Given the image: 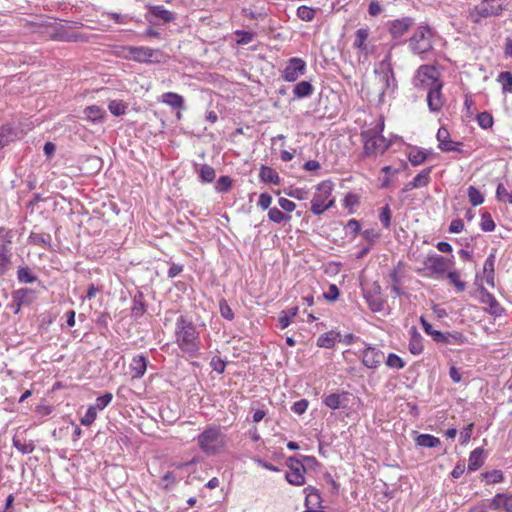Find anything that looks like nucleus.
Returning <instances> with one entry per match:
<instances>
[{"mask_svg":"<svg viewBox=\"0 0 512 512\" xmlns=\"http://www.w3.org/2000/svg\"><path fill=\"white\" fill-rule=\"evenodd\" d=\"M174 336L175 343L182 352L193 358L200 355V333L193 321L186 315H180L176 319Z\"/></svg>","mask_w":512,"mask_h":512,"instance_id":"1","label":"nucleus"},{"mask_svg":"<svg viewBox=\"0 0 512 512\" xmlns=\"http://www.w3.org/2000/svg\"><path fill=\"white\" fill-rule=\"evenodd\" d=\"M433 31L427 25L418 26L412 36L406 41L409 49L415 55H423L433 50Z\"/></svg>","mask_w":512,"mask_h":512,"instance_id":"2","label":"nucleus"},{"mask_svg":"<svg viewBox=\"0 0 512 512\" xmlns=\"http://www.w3.org/2000/svg\"><path fill=\"white\" fill-rule=\"evenodd\" d=\"M334 184L330 180H324L316 187V192L311 200L310 210L314 215H321L335 204L331 197Z\"/></svg>","mask_w":512,"mask_h":512,"instance_id":"3","label":"nucleus"},{"mask_svg":"<svg viewBox=\"0 0 512 512\" xmlns=\"http://www.w3.org/2000/svg\"><path fill=\"white\" fill-rule=\"evenodd\" d=\"M197 443L204 453L214 455L224 446V435L218 427L209 426L198 435Z\"/></svg>","mask_w":512,"mask_h":512,"instance_id":"4","label":"nucleus"},{"mask_svg":"<svg viewBox=\"0 0 512 512\" xmlns=\"http://www.w3.org/2000/svg\"><path fill=\"white\" fill-rule=\"evenodd\" d=\"M379 87V102H382L383 96L388 92H394L397 87L393 68L387 60H383L379 67L374 70Z\"/></svg>","mask_w":512,"mask_h":512,"instance_id":"5","label":"nucleus"},{"mask_svg":"<svg viewBox=\"0 0 512 512\" xmlns=\"http://www.w3.org/2000/svg\"><path fill=\"white\" fill-rule=\"evenodd\" d=\"M12 230L0 228V277L4 276L12 264Z\"/></svg>","mask_w":512,"mask_h":512,"instance_id":"6","label":"nucleus"},{"mask_svg":"<svg viewBox=\"0 0 512 512\" xmlns=\"http://www.w3.org/2000/svg\"><path fill=\"white\" fill-rule=\"evenodd\" d=\"M361 137L364 141V153L367 156L373 155L377 152L383 153L390 146V143L386 141L380 132H374L371 130L363 131L361 133Z\"/></svg>","mask_w":512,"mask_h":512,"instance_id":"7","label":"nucleus"},{"mask_svg":"<svg viewBox=\"0 0 512 512\" xmlns=\"http://www.w3.org/2000/svg\"><path fill=\"white\" fill-rule=\"evenodd\" d=\"M424 267L429 271V276H443L449 269L451 261L443 256L433 254L428 255L424 260Z\"/></svg>","mask_w":512,"mask_h":512,"instance_id":"8","label":"nucleus"},{"mask_svg":"<svg viewBox=\"0 0 512 512\" xmlns=\"http://www.w3.org/2000/svg\"><path fill=\"white\" fill-rule=\"evenodd\" d=\"M287 465L290 472L286 473L285 478L291 485L301 486L305 483L306 468L303 462L296 456H291L287 459Z\"/></svg>","mask_w":512,"mask_h":512,"instance_id":"9","label":"nucleus"},{"mask_svg":"<svg viewBox=\"0 0 512 512\" xmlns=\"http://www.w3.org/2000/svg\"><path fill=\"white\" fill-rule=\"evenodd\" d=\"M442 83L439 80V71L432 65H421L415 76V86H433Z\"/></svg>","mask_w":512,"mask_h":512,"instance_id":"10","label":"nucleus"},{"mask_svg":"<svg viewBox=\"0 0 512 512\" xmlns=\"http://www.w3.org/2000/svg\"><path fill=\"white\" fill-rule=\"evenodd\" d=\"M415 19L410 16L398 18L389 21L388 31L395 40L401 39L413 26Z\"/></svg>","mask_w":512,"mask_h":512,"instance_id":"11","label":"nucleus"},{"mask_svg":"<svg viewBox=\"0 0 512 512\" xmlns=\"http://www.w3.org/2000/svg\"><path fill=\"white\" fill-rule=\"evenodd\" d=\"M306 72V63L303 59L293 57L289 59L286 67L283 70L282 78L288 82L296 81L300 76Z\"/></svg>","mask_w":512,"mask_h":512,"instance_id":"12","label":"nucleus"},{"mask_svg":"<svg viewBox=\"0 0 512 512\" xmlns=\"http://www.w3.org/2000/svg\"><path fill=\"white\" fill-rule=\"evenodd\" d=\"M504 7V0H482L481 4L475 7V12L479 18H488L500 15Z\"/></svg>","mask_w":512,"mask_h":512,"instance_id":"13","label":"nucleus"},{"mask_svg":"<svg viewBox=\"0 0 512 512\" xmlns=\"http://www.w3.org/2000/svg\"><path fill=\"white\" fill-rule=\"evenodd\" d=\"M127 50L129 53L128 58L134 61L142 63L159 62L158 59H154L155 56L160 54L159 50L134 46L128 47Z\"/></svg>","mask_w":512,"mask_h":512,"instance_id":"14","label":"nucleus"},{"mask_svg":"<svg viewBox=\"0 0 512 512\" xmlns=\"http://www.w3.org/2000/svg\"><path fill=\"white\" fill-rule=\"evenodd\" d=\"M442 87L443 83H435V85L429 87L427 93V104L431 112H439L445 103V99L442 94Z\"/></svg>","mask_w":512,"mask_h":512,"instance_id":"15","label":"nucleus"},{"mask_svg":"<svg viewBox=\"0 0 512 512\" xmlns=\"http://www.w3.org/2000/svg\"><path fill=\"white\" fill-rule=\"evenodd\" d=\"M71 26L69 25H59L54 29V32L51 34V39L55 41H63V42H82L87 38L78 33H74L70 31Z\"/></svg>","mask_w":512,"mask_h":512,"instance_id":"16","label":"nucleus"},{"mask_svg":"<svg viewBox=\"0 0 512 512\" xmlns=\"http://www.w3.org/2000/svg\"><path fill=\"white\" fill-rule=\"evenodd\" d=\"M436 137L439 142L438 148L442 152H462L460 146H462L463 143L451 140L449 138V131L445 127L438 129Z\"/></svg>","mask_w":512,"mask_h":512,"instance_id":"17","label":"nucleus"},{"mask_svg":"<svg viewBox=\"0 0 512 512\" xmlns=\"http://www.w3.org/2000/svg\"><path fill=\"white\" fill-rule=\"evenodd\" d=\"M384 358V353L370 345H368L362 351V363L365 367L369 369H376L381 364Z\"/></svg>","mask_w":512,"mask_h":512,"instance_id":"18","label":"nucleus"},{"mask_svg":"<svg viewBox=\"0 0 512 512\" xmlns=\"http://www.w3.org/2000/svg\"><path fill=\"white\" fill-rule=\"evenodd\" d=\"M363 296L372 312H380L384 308V300L381 297V288L375 285L373 290H363Z\"/></svg>","mask_w":512,"mask_h":512,"instance_id":"19","label":"nucleus"},{"mask_svg":"<svg viewBox=\"0 0 512 512\" xmlns=\"http://www.w3.org/2000/svg\"><path fill=\"white\" fill-rule=\"evenodd\" d=\"M148 12L151 18L147 17V19L150 23H156V20L168 23L175 19L174 13L165 9L162 5L149 6Z\"/></svg>","mask_w":512,"mask_h":512,"instance_id":"20","label":"nucleus"},{"mask_svg":"<svg viewBox=\"0 0 512 512\" xmlns=\"http://www.w3.org/2000/svg\"><path fill=\"white\" fill-rule=\"evenodd\" d=\"M350 393L343 391L341 393H331L323 398V403L332 410L346 408Z\"/></svg>","mask_w":512,"mask_h":512,"instance_id":"21","label":"nucleus"},{"mask_svg":"<svg viewBox=\"0 0 512 512\" xmlns=\"http://www.w3.org/2000/svg\"><path fill=\"white\" fill-rule=\"evenodd\" d=\"M481 302L488 305L489 313L494 316H501L504 308L499 304L493 294L488 292L483 286L480 287Z\"/></svg>","mask_w":512,"mask_h":512,"instance_id":"22","label":"nucleus"},{"mask_svg":"<svg viewBox=\"0 0 512 512\" xmlns=\"http://www.w3.org/2000/svg\"><path fill=\"white\" fill-rule=\"evenodd\" d=\"M486 503L488 504V510L503 509L505 512H510V493H497L491 500Z\"/></svg>","mask_w":512,"mask_h":512,"instance_id":"23","label":"nucleus"},{"mask_svg":"<svg viewBox=\"0 0 512 512\" xmlns=\"http://www.w3.org/2000/svg\"><path fill=\"white\" fill-rule=\"evenodd\" d=\"M304 492L306 493L305 497V506L306 510L321 508L322 507V498L318 489L312 486H308L304 488Z\"/></svg>","mask_w":512,"mask_h":512,"instance_id":"24","label":"nucleus"},{"mask_svg":"<svg viewBox=\"0 0 512 512\" xmlns=\"http://www.w3.org/2000/svg\"><path fill=\"white\" fill-rule=\"evenodd\" d=\"M160 102L170 106L172 109L184 110L185 100L183 96L175 92L163 93L159 99Z\"/></svg>","mask_w":512,"mask_h":512,"instance_id":"25","label":"nucleus"},{"mask_svg":"<svg viewBox=\"0 0 512 512\" xmlns=\"http://www.w3.org/2000/svg\"><path fill=\"white\" fill-rule=\"evenodd\" d=\"M410 340L408 349L413 355H419L423 352V338L421 334L417 331L415 326L410 328Z\"/></svg>","mask_w":512,"mask_h":512,"instance_id":"26","label":"nucleus"},{"mask_svg":"<svg viewBox=\"0 0 512 512\" xmlns=\"http://www.w3.org/2000/svg\"><path fill=\"white\" fill-rule=\"evenodd\" d=\"M495 253H490L486 258L483 266V273L485 274V280L491 287L495 286Z\"/></svg>","mask_w":512,"mask_h":512,"instance_id":"27","label":"nucleus"},{"mask_svg":"<svg viewBox=\"0 0 512 512\" xmlns=\"http://www.w3.org/2000/svg\"><path fill=\"white\" fill-rule=\"evenodd\" d=\"M34 294V291L29 288L15 290L12 293L13 303H19L23 306L30 305L34 300Z\"/></svg>","mask_w":512,"mask_h":512,"instance_id":"28","label":"nucleus"},{"mask_svg":"<svg viewBox=\"0 0 512 512\" xmlns=\"http://www.w3.org/2000/svg\"><path fill=\"white\" fill-rule=\"evenodd\" d=\"M147 310V304L142 292L138 291L133 297V305L131 308V316L135 319L144 315Z\"/></svg>","mask_w":512,"mask_h":512,"instance_id":"29","label":"nucleus"},{"mask_svg":"<svg viewBox=\"0 0 512 512\" xmlns=\"http://www.w3.org/2000/svg\"><path fill=\"white\" fill-rule=\"evenodd\" d=\"M484 460H485L484 449L481 447L474 449L470 453V456H469L468 470L469 471L478 470L484 464Z\"/></svg>","mask_w":512,"mask_h":512,"instance_id":"30","label":"nucleus"},{"mask_svg":"<svg viewBox=\"0 0 512 512\" xmlns=\"http://www.w3.org/2000/svg\"><path fill=\"white\" fill-rule=\"evenodd\" d=\"M130 368L133 372L134 378H141L144 376L147 369V359L143 355L134 357L131 361Z\"/></svg>","mask_w":512,"mask_h":512,"instance_id":"31","label":"nucleus"},{"mask_svg":"<svg viewBox=\"0 0 512 512\" xmlns=\"http://www.w3.org/2000/svg\"><path fill=\"white\" fill-rule=\"evenodd\" d=\"M432 172V167H428L423 169L420 173H418L411 182L408 183L410 188H421L426 187L430 181V174Z\"/></svg>","mask_w":512,"mask_h":512,"instance_id":"32","label":"nucleus"},{"mask_svg":"<svg viewBox=\"0 0 512 512\" xmlns=\"http://www.w3.org/2000/svg\"><path fill=\"white\" fill-rule=\"evenodd\" d=\"M84 114L86 118L93 123L102 122L106 117L105 110L97 105L86 107L84 109Z\"/></svg>","mask_w":512,"mask_h":512,"instance_id":"33","label":"nucleus"},{"mask_svg":"<svg viewBox=\"0 0 512 512\" xmlns=\"http://www.w3.org/2000/svg\"><path fill=\"white\" fill-rule=\"evenodd\" d=\"M340 333L335 331H329L320 335L317 339V346L321 348L331 349L334 347L337 339L340 340Z\"/></svg>","mask_w":512,"mask_h":512,"instance_id":"34","label":"nucleus"},{"mask_svg":"<svg viewBox=\"0 0 512 512\" xmlns=\"http://www.w3.org/2000/svg\"><path fill=\"white\" fill-rule=\"evenodd\" d=\"M369 37V29L368 28H360L355 32V40L353 43V47L358 49L359 51L367 54L368 48L366 45V41Z\"/></svg>","mask_w":512,"mask_h":512,"instance_id":"35","label":"nucleus"},{"mask_svg":"<svg viewBox=\"0 0 512 512\" xmlns=\"http://www.w3.org/2000/svg\"><path fill=\"white\" fill-rule=\"evenodd\" d=\"M314 87L309 81L298 82L293 88L294 97L297 99L307 98L313 94Z\"/></svg>","mask_w":512,"mask_h":512,"instance_id":"36","label":"nucleus"},{"mask_svg":"<svg viewBox=\"0 0 512 512\" xmlns=\"http://www.w3.org/2000/svg\"><path fill=\"white\" fill-rule=\"evenodd\" d=\"M259 178L264 183L277 185L280 182L278 173L273 168L264 165L260 168Z\"/></svg>","mask_w":512,"mask_h":512,"instance_id":"37","label":"nucleus"},{"mask_svg":"<svg viewBox=\"0 0 512 512\" xmlns=\"http://www.w3.org/2000/svg\"><path fill=\"white\" fill-rule=\"evenodd\" d=\"M415 442L418 446L426 448H435L441 444V441L438 437L430 434H419L416 437Z\"/></svg>","mask_w":512,"mask_h":512,"instance_id":"38","label":"nucleus"},{"mask_svg":"<svg viewBox=\"0 0 512 512\" xmlns=\"http://www.w3.org/2000/svg\"><path fill=\"white\" fill-rule=\"evenodd\" d=\"M16 132L9 125H2L0 127V150L14 141Z\"/></svg>","mask_w":512,"mask_h":512,"instance_id":"39","label":"nucleus"},{"mask_svg":"<svg viewBox=\"0 0 512 512\" xmlns=\"http://www.w3.org/2000/svg\"><path fill=\"white\" fill-rule=\"evenodd\" d=\"M268 219L274 223L282 224L289 222L291 220V216L284 213L277 207H272L268 210Z\"/></svg>","mask_w":512,"mask_h":512,"instance_id":"40","label":"nucleus"},{"mask_svg":"<svg viewBox=\"0 0 512 512\" xmlns=\"http://www.w3.org/2000/svg\"><path fill=\"white\" fill-rule=\"evenodd\" d=\"M28 241L30 244H33V245H42L44 247L51 246V236H50V234H46V233L31 232L28 237Z\"/></svg>","mask_w":512,"mask_h":512,"instance_id":"41","label":"nucleus"},{"mask_svg":"<svg viewBox=\"0 0 512 512\" xmlns=\"http://www.w3.org/2000/svg\"><path fill=\"white\" fill-rule=\"evenodd\" d=\"M17 279L20 283H33L37 280V276L28 266H20L17 270Z\"/></svg>","mask_w":512,"mask_h":512,"instance_id":"42","label":"nucleus"},{"mask_svg":"<svg viewBox=\"0 0 512 512\" xmlns=\"http://www.w3.org/2000/svg\"><path fill=\"white\" fill-rule=\"evenodd\" d=\"M199 178L202 182L211 183L215 180L216 173L213 167L203 164L198 170Z\"/></svg>","mask_w":512,"mask_h":512,"instance_id":"43","label":"nucleus"},{"mask_svg":"<svg viewBox=\"0 0 512 512\" xmlns=\"http://www.w3.org/2000/svg\"><path fill=\"white\" fill-rule=\"evenodd\" d=\"M446 337V344L463 345L467 343V337L459 331H448L446 332Z\"/></svg>","mask_w":512,"mask_h":512,"instance_id":"44","label":"nucleus"},{"mask_svg":"<svg viewBox=\"0 0 512 512\" xmlns=\"http://www.w3.org/2000/svg\"><path fill=\"white\" fill-rule=\"evenodd\" d=\"M451 284L456 287L457 292H463L466 288V283L460 280V273L457 270L448 271L446 275Z\"/></svg>","mask_w":512,"mask_h":512,"instance_id":"45","label":"nucleus"},{"mask_svg":"<svg viewBox=\"0 0 512 512\" xmlns=\"http://www.w3.org/2000/svg\"><path fill=\"white\" fill-rule=\"evenodd\" d=\"M482 478L487 484L500 483L504 480V475L501 470H491L481 474Z\"/></svg>","mask_w":512,"mask_h":512,"instance_id":"46","label":"nucleus"},{"mask_svg":"<svg viewBox=\"0 0 512 512\" xmlns=\"http://www.w3.org/2000/svg\"><path fill=\"white\" fill-rule=\"evenodd\" d=\"M497 81L502 85V90L504 93L512 92V73L509 71L501 72Z\"/></svg>","mask_w":512,"mask_h":512,"instance_id":"47","label":"nucleus"},{"mask_svg":"<svg viewBox=\"0 0 512 512\" xmlns=\"http://www.w3.org/2000/svg\"><path fill=\"white\" fill-rule=\"evenodd\" d=\"M108 109L114 116H121L126 113L127 104L122 100H112L109 102Z\"/></svg>","mask_w":512,"mask_h":512,"instance_id":"48","label":"nucleus"},{"mask_svg":"<svg viewBox=\"0 0 512 512\" xmlns=\"http://www.w3.org/2000/svg\"><path fill=\"white\" fill-rule=\"evenodd\" d=\"M428 154L424 150L416 149L409 153L408 159L413 166H418L426 161Z\"/></svg>","mask_w":512,"mask_h":512,"instance_id":"49","label":"nucleus"},{"mask_svg":"<svg viewBox=\"0 0 512 512\" xmlns=\"http://www.w3.org/2000/svg\"><path fill=\"white\" fill-rule=\"evenodd\" d=\"M13 446L22 454H30L34 451L35 445L32 441L29 443H22L18 437H13L12 439Z\"/></svg>","mask_w":512,"mask_h":512,"instance_id":"50","label":"nucleus"},{"mask_svg":"<svg viewBox=\"0 0 512 512\" xmlns=\"http://www.w3.org/2000/svg\"><path fill=\"white\" fill-rule=\"evenodd\" d=\"M480 227H481V230L484 232L494 231L496 225H495V222L492 219V216L489 212L482 213Z\"/></svg>","mask_w":512,"mask_h":512,"instance_id":"51","label":"nucleus"},{"mask_svg":"<svg viewBox=\"0 0 512 512\" xmlns=\"http://www.w3.org/2000/svg\"><path fill=\"white\" fill-rule=\"evenodd\" d=\"M478 125L483 129H489L493 126L494 120L491 113L484 111L477 115Z\"/></svg>","mask_w":512,"mask_h":512,"instance_id":"52","label":"nucleus"},{"mask_svg":"<svg viewBox=\"0 0 512 512\" xmlns=\"http://www.w3.org/2000/svg\"><path fill=\"white\" fill-rule=\"evenodd\" d=\"M315 13H316L315 9L305 6V5H302L297 9V16L301 20L306 21V22L312 21L315 17Z\"/></svg>","mask_w":512,"mask_h":512,"instance_id":"53","label":"nucleus"},{"mask_svg":"<svg viewBox=\"0 0 512 512\" xmlns=\"http://www.w3.org/2000/svg\"><path fill=\"white\" fill-rule=\"evenodd\" d=\"M468 198L473 206H478L484 202V197L481 192L474 186L468 188Z\"/></svg>","mask_w":512,"mask_h":512,"instance_id":"54","label":"nucleus"},{"mask_svg":"<svg viewBox=\"0 0 512 512\" xmlns=\"http://www.w3.org/2000/svg\"><path fill=\"white\" fill-rule=\"evenodd\" d=\"M231 186V178L229 176H221L215 184V189L219 193H226L231 189Z\"/></svg>","mask_w":512,"mask_h":512,"instance_id":"55","label":"nucleus"},{"mask_svg":"<svg viewBox=\"0 0 512 512\" xmlns=\"http://www.w3.org/2000/svg\"><path fill=\"white\" fill-rule=\"evenodd\" d=\"M386 365L393 369H402L405 366V362L395 353L388 354Z\"/></svg>","mask_w":512,"mask_h":512,"instance_id":"56","label":"nucleus"},{"mask_svg":"<svg viewBox=\"0 0 512 512\" xmlns=\"http://www.w3.org/2000/svg\"><path fill=\"white\" fill-rule=\"evenodd\" d=\"M391 217H392L391 209H390L389 205L387 204L381 209V212L379 214V220L384 228H386V229L390 228Z\"/></svg>","mask_w":512,"mask_h":512,"instance_id":"57","label":"nucleus"},{"mask_svg":"<svg viewBox=\"0 0 512 512\" xmlns=\"http://www.w3.org/2000/svg\"><path fill=\"white\" fill-rule=\"evenodd\" d=\"M97 417V410L95 406H90L85 415L81 418L80 423L84 426H90Z\"/></svg>","mask_w":512,"mask_h":512,"instance_id":"58","label":"nucleus"},{"mask_svg":"<svg viewBox=\"0 0 512 512\" xmlns=\"http://www.w3.org/2000/svg\"><path fill=\"white\" fill-rule=\"evenodd\" d=\"M219 309L221 316L226 320H233L234 319V313L228 304V302L225 299H221L219 302Z\"/></svg>","mask_w":512,"mask_h":512,"instance_id":"59","label":"nucleus"},{"mask_svg":"<svg viewBox=\"0 0 512 512\" xmlns=\"http://www.w3.org/2000/svg\"><path fill=\"white\" fill-rule=\"evenodd\" d=\"M177 482L176 476L173 472H166L161 478V483L164 489H171Z\"/></svg>","mask_w":512,"mask_h":512,"instance_id":"60","label":"nucleus"},{"mask_svg":"<svg viewBox=\"0 0 512 512\" xmlns=\"http://www.w3.org/2000/svg\"><path fill=\"white\" fill-rule=\"evenodd\" d=\"M113 399V395L110 392L105 393L102 396H99L96 399V404L94 405L96 407V410H103L106 406L110 404V402Z\"/></svg>","mask_w":512,"mask_h":512,"instance_id":"61","label":"nucleus"},{"mask_svg":"<svg viewBox=\"0 0 512 512\" xmlns=\"http://www.w3.org/2000/svg\"><path fill=\"white\" fill-rule=\"evenodd\" d=\"M308 405H309V402L308 400L306 399H301L299 401H296L293 406L291 407V410L298 414V415H302L306 412L307 408H308Z\"/></svg>","mask_w":512,"mask_h":512,"instance_id":"62","label":"nucleus"},{"mask_svg":"<svg viewBox=\"0 0 512 512\" xmlns=\"http://www.w3.org/2000/svg\"><path fill=\"white\" fill-rule=\"evenodd\" d=\"M210 366L214 371L222 374L225 371L226 363L220 357L214 356L210 362Z\"/></svg>","mask_w":512,"mask_h":512,"instance_id":"63","label":"nucleus"},{"mask_svg":"<svg viewBox=\"0 0 512 512\" xmlns=\"http://www.w3.org/2000/svg\"><path fill=\"white\" fill-rule=\"evenodd\" d=\"M340 292L335 284L329 286L328 292L323 294V297L330 302H334L339 298Z\"/></svg>","mask_w":512,"mask_h":512,"instance_id":"64","label":"nucleus"}]
</instances>
